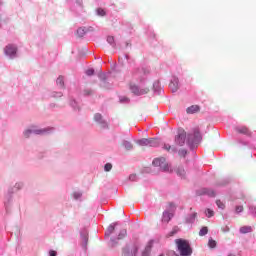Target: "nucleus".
Returning a JSON list of instances; mask_svg holds the SVG:
<instances>
[{"label": "nucleus", "instance_id": "1", "mask_svg": "<svg viewBox=\"0 0 256 256\" xmlns=\"http://www.w3.org/2000/svg\"><path fill=\"white\" fill-rule=\"evenodd\" d=\"M175 243L181 256H191L193 254V249H191L189 241L180 238L176 239Z\"/></svg>", "mask_w": 256, "mask_h": 256}, {"label": "nucleus", "instance_id": "2", "mask_svg": "<svg viewBox=\"0 0 256 256\" xmlns=\"http://www.w3.org/2000/svg\"><path fill=\"white\" fill-rule=\"evenodd\" d=\"M152 164L154 167H160L162 171H166L167 173H171V171H173L164 157L155 158Z\"/></svg>", "mask_w": 256, "mask_h": 256}, {"label": "nucleus", "instance_id": "3", "mask_svg": "<svg viewBox=\"0 0 256 256\" xmlns=\"http://www.w3.org/2000/svg\"><path fill=\"white\" fill-rule=\"evenodd\" d=\"M139 252V244L134 243L129 246H126L122 251V256H137Z\"/></svg>", "mask_w": 256, "mask_h": 256}, {"label": "nucleus", "instance_id": "4", "mask_svg": "<svg viewBox=\"0 0 256 256\" xmlns=\"http://www.w3.org/2000/svg\"><path fill=\"white\" fill-rule=\"evenodd\" d=\"M185 139H187V133L185 130H178V134L175 136V145L183 147L185 145Z\"/></svg>", "mask_w": 256, "mask_h": 256}, {"label": "nucleus", "instance_id": "5", "mask_svg": "<svg viewBox=\"0 0 256 256\" xmlns=\"http://www.w3.org/2000/svg\"><path fill=\"white\" fill-rule=\"evenodd\" d=\"M129 89L131 91V93H133L134 95H147V93H149V88H144V89H139V86H137L136 84L130 83L129 84Z\"/></svg>", "mask_w": 256, "mask_h": 256}, {"label": "nucleus", "instance_id": "6", "mask_svg": "<svg viewBox=\"0 0 256 256\" xmlns=\"http://www.w3.org/2000/svg\"><path fill=\"white\" fill-rule=\"evenodd\" d=\"M4 52L8 57H15L17 55V47L9 44L5 47Z\"/></svg>", "mask_w": 256, "mask_h": 256}, {"label": "nucleus", "instance_id": "7", "mask_svg": "<svg viewBox=\"0 0 256 256\" xmlns=\"http://www.w3.org/2000/svg\"><path fill=\"white\" fill-rule=\"evenodd\" d=\"M201 139H203V137L201 136V132H199V129H194V138L193 140H191V136H189L188 143H201Z\"/></svg>", "mask_w": 256, "mask_h": 256}, {"label": "nucleus", "instance_id": "8", "mask_svg": "<svg viewBox=\"0 0 256 256\" xmlns=\"http://www.w3.org/2000/svg\"><path fill=\"white\" fill-rule=\"evenodd\" d=\"M169 87L173 93L179 91V78H174L170 82Z\"/></svg>", "mask_w": 256, "mask_h": 256}, {"label": "nucleus", "instance_id": "9", "mask_svg": "<svg viewBox=\"0 0 256 256\" xmlns=\"http://www.w3.org/2000/svg\"><path fill=\"white\" fill-rule=\"evenodd\" d=\"M174 214L169 211H164L162 214V223H169L173 219Z\"/></svg>", "mask_w": 256, "mask_h": 256}, {"label": "nucleus", "instance_id": "10", "mask_svg": "<svg viewBox=\"0 0 256 256\" xmlns=\"http://www.w3.org/2000/svg\"><path fill=\"white\" fill-rule=\"evenodd\" d=\"M237 133H240L241 135H248L251 136V130L247 126H241L236 128Z\"/></svg>", "mask_w": 256, "mask_h": 256}, {"label": "nucleus", "instance_id": "11", "mask_svg": "<svg viewBox=\"0 0 256 256\" xmlns=\"http://www.w3.org/2000/svg\"><path fill=\"white\" fill-rule=\"evenodd\" d=\"M152 248H153V242H149L146 245L145 249L142 251V256H150Z\"/></svg>", "mask_w": 256, "mask_h": 256}, {"label": "nucleus", "instance_id": "12", "mask_svg": "<svg viewBox=\"0 0 256 256\" xmlns=\"http://www.w3.org/2000/svg\"><path fill=\"white\" fill-rule=\"evenodd\" d=\"M31 133H35L36 135H41V134L45 133V130H37V129L26 130L24 132V135H25V137H29V135Z\"/></svg>", "mask_w": 256, "mask_h": 256}, {"label": "nucleus", "instance_id": "13", "mask_svg": "<svg viewBox=\"0 0 256 256\" xmlns=\"http://www.w3.org/2000/svg\"><path fill=\"white\" fill-rule=\"evenodd\" d=\"M186 112L190 115H193V113H199V106L192 105L186 109Z\"/></svg>", "mask_w": 256, "mask_h": 256}, {"label": "nucleus", "instance_id": "14", "mask_svg": "<svg viewBox=\"0 0 256 256\" xmlns=\"http://www.w3.org/2000/svg\"><path fill=\"white\" fill-rule=\"evenodd\" d=\"M161 142L157 138H149V146L148 147H159Z\"/></svg>", "mask_w": 256, "mask_h": 256}, {"label": "nucleus", "instance_id": "15", "mask_svg": "<svg viewBox=\"0 0 256 256\" xmlns=\"http://www.w3.org/2000/svg\"><path fill=\"white\" fill-rule=\"evenodd\" d=\"M163 149L168 151V153H177V149L169 144H164Z\"/></svg>", "mask_w": 256, "mask_h": 256}, {"label": "nucleus", "instance_id": "16", "mask_svg": "<svg viewBox=\"0 0 256 256\" xmlns=\"http://www.w3.org/2000/svg\"><path fill=\"white\" fill-rule=\"evenodd\" d=\"M137 143H138V145H140V147H149V139H147V138L138 140Z\"/></svg>", "mask_w": 256, "mask_h": 256}, {"label": "nucleus", "instance_id": "17", "mask_svg": "<svg viewBox=\"0 0 256 256\" xmlns=\"http://www.w3.org/2000/svg\"><path fill=\"white\" fill-rule=\"evenodd\" d=\"M253 231V228L251 226H242L240 228V233L246 234V233H251Z\"/></svg>", "mask_w": 256, "mask_h": 256}, {"label": "nucleus", "instance_id": "18", "mask_svg": "<svg viewBox=\"0 0 256 256\" xmlns=\"http://www.w3.org/2000/svg\"><path fill=\"white\" fill-rule=\"evenodd\" d=\"M195 219H197V212H194L190 217L186 219L187 223H194Z\"/></svg>", "mask_w": 256, "mask_h": 256}, {"label": "nucleus", "instance_id": "19", "mask_svg": "<svg viewBox=\"0 0 256 256\" xmlns=\"http://www.w3.org/2000/svg\"><path fill=\"white\" fill-rule=\"evenodd\" d=\"M203 194L204 195H209L210 197H215V192L213 190H209L207 188L203 189Z\"/></svg>", "mask_w": 256, "mask_h": 256}, {"label": "nucleus", "instance_id": "20", "mask_svg": "<svg viewBox=\"0 0 256 256\" xmlns=\"http://www.w3.org/2000/svg\"><path fill=\"white\" fill-rule=\"evenodd\" d=\"M207 233H209V229L207 228V226L202 227L199 231L200 237H204V235H207Z\"/></svg>", "mask_w": 256, "mask_h": 256}, {"label": "nucleus", "instance_id": "21", "mask_svg": "<svg viewBox=\"0 0 256 256\" xmlns=\"http://www.w3.org/2000/svg\"><path fill=\"white\" fill-rule=\"evenodd\" d=\"M94 120L97 121V123H105L101 114H95Z\"/></svg>", "mask_w": 256, "mask_h": 256}, {"label": "nucleus", "instance_id": "22", "mask_svg": "<svg viewBox=\"0 0 256 256\" xmlns=\"http://www.w3.org/2000/svg\"><path fill=\"white\" fill-rule=\"evenodd\" d=\"M123 147H125V149H127L129 151V150L133 149V144L130 141H124Z\"/></svg>", "mask_w": 256, "mask_h": 256}, {"label": "nucleus", "instance_id": "23", "mask_svg": "<svg viewBox=\"0 0 256 256\" xmlns=\"http://www.w3.org/2000/svg\"><path fill=\"white\" fill-rule=\"evenodd\" d=\"M115 225L116 224H111L110 226H108V228L106 230V235H111V233H113V231H115Z\"/></svg>", "mask_w": 256, "mask_h": 256}, {"label": "nucleus", "instance_id": "24", "mask_svg": "<svg viewBox=\"0 0 256 256\" xmlns=\"http://www.w3.org/2000/svg\"><path fill=\"white\" fill-rule=\"evenodd\" d=\"M57 85H59L60 87H63L65 85V82L63 80V76H59L56 80Z\"/></svg>", "mask_w": 256, "mask_h": 256}, {"label": "nucleus", "instance_id": "25", "mask_svg": "<svg viewBox=\"0 0 256 256\" xmlns=\"http://www.w3.org/2000/svg\"><path fill=\"white\" fill-rule=\"evenodd\" d=\"M208 245L211 249H215L217 247V242L215 240H209Z\"/></svg>", "mask_w": 256, "mask_h": 256}, {"label": "nucleus", "instance_id": "26", "mask_svg": "<svg viewBox=\"0 0 256 256\" xmlns=\"http://www.w3.org/2000/svg\"><path fill=\"white\" fill-rule=\"evenodd\" d=\"M97 15H99L100 17H105L106 12L102 8H98Z\"/></svg>", "mask_w": 256, "mask_h": 256}, {"label": "nucleus", "instance_id": "27", "mask_svg": "<svg viewBox=\"0 0 256 256\" xmlns=\"http://www.w3.org/2000/svg\"><path fill=\"white\" fill-rule=\"evenodd\" d=\"M216 205L219 209H225V204L221 200H217Z\"/></svg>", "mask_w": 256, "mask_h": 256}, {"label": "nucleus", "instance_id": "28", "mask_svg": "<svg viewBox=\"0 0 256 256\" xmlns=\"http://www.w3.org/2000/svg\"><path fill=\"white\" fill-rule=\"evenodd\" d=\"M127 235V230H122L118 235V239H124Z\"/></svg>", "mask_w": 256, "mask_h": 256}, {"label": "nucleus", "instance_id": "29", "mask_svg": "<svg viewBox=\"0 0 256 256\" xmlns=\"http://www.w3.org/2000/svg\"><path fill=\"white\" fill-rule=\"evenodd\" d=\"M77 35H78V37H83V35H85V29L79 28L77 30Z\"/></svg>", "mask_w": 256, "mask_h": 256}, {"label": "nucleus", "instance_id": "30", "mask_svg": "<svg viewBox=\"0 0 256 256\" xmlns=\"http://www.w3.org/2000/svg\"><path fill=\"white\" fill-rule=\"evenodd\" d=\"M107 41L110 45H115V38L113 36H108Z\"/></svg>", "mask_w": 256, "mask_h": 256}, {"label": "nucleus", "instance_id": "31", "mask_svg": "<svg viewBox=\"0 0 256 256\" xmlns=\"http://www.w3.org/2000/svg\"><path fill=\"white\" fill-rule=\"evenodd\" d=\"M111 169H113V165L111 163L105 164V166H104L105 171L109 172V171H111Z\"/></svg>", "mask_w": 256, "mask_h": 256}, {"label": "nucleus", "instance_id": "32", "mask_svg": "<svg viewBox=\"0 0 256 256\" xmlns=\"http://www.w3.org/2000/svg\"><path fill=\"white\" fill-rule=\"evenodd\" d=\"M86 75L88 77H92V75H95V70L94 69H88L86 70Z\"/></svg>", "mask_w": 256, "mask_h": 256}, {"label": "nucleus", "instance_id": "33", "mask_svg": "<svg viewBox=\"0 0 256 256\" xmlns=\"http://www.w3.org/2000/svg\"><path fill=\"white\" fill-rule=\"evenodd\" d=\"M205 213L207 217H213L215 215V212L211 209H207Z\"/></svg>", "mask_w": 256, "mask_h": 256}, {"label": "nucleus", "instance_id": "34", "mask_svg": "<svg viewBox=\"0 0 256 256\" xmlns=\"http://www.w3.org/2000/svg\"><path fill=\"white\" fill-rule=\"evenodd\" d=\"M178 153H179L180 157H185V155H187V150L182 149Z\"/></svg>", "mask_w": 256, "mask_h": 256}, {"label": "nucleus", "instance_id": "35", "mask_svg": "<svg viewBox=\"0 0 256 256\" xmlns=\"http://www.w3.org/2000/svg\"><path fill=\"white\" fill-rule=\"evenodd\" d=\"M236 213H243V206H237Z\"/></svg>", "mask_w": 256, "mask_h": 256}, {"label": "nucleus", "instance_id": "36", "mask_svg": "<svg viewBox=\"0 0 256 256\" xmlns=\"http://www.w3.org/2000/svg\"><path fill=\"white\" fill-rule=\"evenodd\" d=\"M92 93H93V90H89V89L84 90V95H92Z\"/></svg>", "mask_w": 256, "mask_h": 256}, {"label": "nucleus", "instance_id": "37", "mask_svg": "<svg viewBox=\"0 0 256 256\" xmlns=\"http://www.w3.org/2000/svg\"><path fill=\"white\" fill-rule=\"evenodd\" d=\"M178 175H181V176H183V175H185V170L184 169H181V170H177V172H176Z\"/></svg>", "mask_w": 256, "mask_h": 256}, {"label": "nucleus", "instance_id": "38", "mask_svg": "<svg viewBox=\"0 0 256 256\" xmlns=\"http://www.w3.org/2000/svg\"><path fill=\"white\" fill-rule=\"evenodd\" d=\"M50 256H57V252L55 250H52L49 252Z\"/></svg>", "mask_w": 256, "mask_h": 256}, {"label": "nucleus", "instance_id": "39", "mask_svg": "<svg viewBox=\"0 0 256 256\" xmlns=\"http://www.w3.org/2000/svg\"><path fill=\"white\" fill-rule=\"evenodd\" d=\"M81 197V193H74V198L75 199H79Z\"/></svg>", "mask_w": 256, "mask_h": 256}, {"label": "nucleus", "instance_id": "40", "mask_svg": "<svg viewBox=\"0 0 256 256\" xmlns=\"http://www.w3.org/2000/svg\"><path fill=\"white\" fill-rule=\"evenodd\" d=\"M135 177H136V176H135L134 174H132V175H130L129 180H130V181H135Z\"/></svg>", "mask_w": 256, "mask_h": 256}, {"label": "nucleus", "instance_id": "41", "mask_svg": "<svg viewBox=\"0 0 256 256\" xmlns=\"http://www.w3.org/2000/svg\"><path fill=\"white\" fill-rule=\"evenodd\" d=\"M169 207H171V208H173V209H176V206H175V204H174L173 202H170V203H169Z\"/></svg>", "mask_w": 256, "mask_h": 256}, {"label": "nucleus", "instance_id": "42", "mask_svg": "<svg viewBox=\"0 0 256 256\" xmlns=\"http://www.w3.org/2000/svg\"><path fill=\"white\" fill-rule=\"evenodd\" d=\"M174 233H175V231H172V232L170 233V237H173Z\"/></svg>", "mask_w": 256, "mask_h": 256}, {"label": "nucleus", "instance_id": "43", "mask_svg": "<svg viewBox=\"0 0 256 256\" xmlns=\"http://www.w3.org/2000/svg\"><path fill=\"white\" fill-rule=\"evenodd\" d=\"M0 5H3V2H1V0H0Z\"/></svg>", "mask_w": 256, "mask_h": 256}]
</instances>
